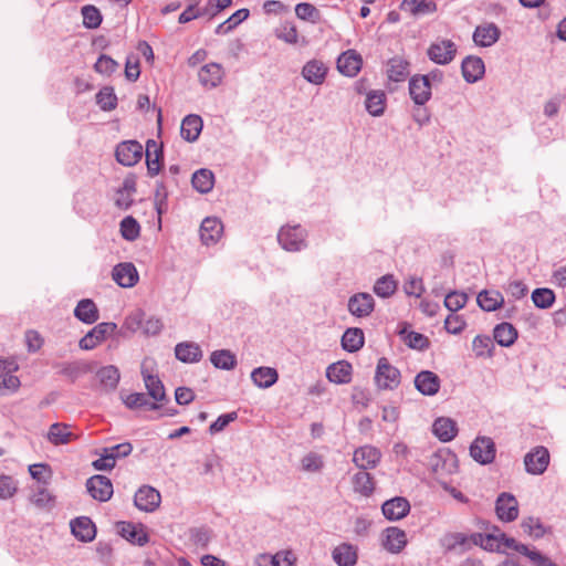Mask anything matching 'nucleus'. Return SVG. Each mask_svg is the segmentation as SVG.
Returning <instances> with one entry per match:
<instances>
[{
    "label": "nucleus",
    "instance_id": "nucleus-1",
    "mask_svg": "<svg viewBox=\"0 0 566 566\" xmlns=\"http://www.w3.org/2000/svg\"><path fill=\"white\" fill-rule=\"evenodd\" d=\"M307 231L301 224L283 226L277 233V242L289 252H300L307 247Z\"/></svg>",
    "mask_w": 566,
    "mask_h": 566
},
{
    "label": "nucleus",
    "instance_id": "nucleus-2",
    "mask_svg": "<svg viewBox=\"0 0 566 566\" xmlns=\"http://www.w3.org/2000/svg\"><path fill=\"white\" fill-rule=\"evenodd\" d=\"M400 370L392 366L386 357L378 359L375 382L380 390H394L400 385Z\"/></svg>",
    "mask_w": 566,
    "mask_h": 566
},
{
    "label": "nucleus",
    "instance_id": "nucleus-3",
    "mask_svg": "<svg viewBox=\"0 0 566 566\" xmlns=\"http://www.w3.org/2000/svg\"><path fill=\"white\" fill-rule=\"evenodd\" d=\"M109 336L117 338V324L113 322H102L95 325L80 339L78 346L83 350H92Z\"/></svg>",
    "mask_w": 566,
    "mask_h": 566
},
{
    "label": "nucleus",
    "instance_id": "nucleus-4",
    "mask_svg": "<svg viewBox=\"0 0 566 566\" xmlns=\"http://www.w3.org/2000/svg\"><path fill=\"white\" fill-rule=\"evenodd\" d=\"M470 455L482 465L492 463L496 455L494 441L490 437H476L470 446Z\"/></svg>",
    "mask_w": 566,
    "mask_h": 566
},
{
    "label": "nucleus",
    "instance_id": "nucleus-5",
    "mask_svg": "<svg viewBox=\"0 0 566 566\" xmlns=\"http://www.w3.org/2000/svg\"><path fill=\"white\" fill-rule=\"evenodd\" d=\"M87 493L98 502H107L114 493L113 483L109 478L95 474L86 480Z\"/></svg>",
    "mask_w": 566,
    "mask_h": 566
},
{
    "label": "nucleus",
    "instance_id": "nucleus-6",
    "mask_svg": "<svg viewBox=\"0 0 566 566\" xmlns=\"http://www.w3.org/2000/svg\"><path fill=\"white\" fill-rule=\"evenodd\" d=\"M549 464V452L547 448L537 446L524 457L525 471L533 475L543 474Z\"/></svg>",
    "mask_w": 566,
    "mask_h": 566
},
{
    "label": "nucleus",
    "instance_id": "nucleus-7",
    "mask_svg": "<svg viewBox=\"0 0 566 566\" xmlns=\"http://www.w3.org/2000/svg\"><path fill=\"white\" fill-rule=\"evenodd\" d=\"M427 55L433 63L447 65L454 60L457 55V46L451 40L447 39L433 42L428 48Z\"/></svg>",
    "mask_w": 566,
    "mask_h": 566
},
{
    "label": "nucleus",
    "instance_id": "nucleus-8",
    "mask_svg": "<svg viewBox=\"0 0 566 566\" xmlns=\"http://www.w3.org/2000/svg\"><path fill=\"white\" fill-rule=\"evenodd\" d=\"M115 157L123 166H135L143 157V146L137 140H124L117 145Z\"/></svg>",
    "mask_w": 566,
    "mask_h": 566
},
{
    "label": "nucleus",
    "instance_id": "nucleus-9",
    "mask_svg": "<svg viewBox=\"0 0 566 566\" xmlns=\"http://www.w3.org/2000/svg\"><path fill=\"white\" fill-rule=\"evenodd\" d=\"M347 310L357 318L368 317L375 310V300L369 293H355L348 298Z\"/></svg>",
    "mask_w": 566,
    "mask_h": 566
},
{
    "label": "nucleus",
    "instance_id": "nucleus-10",
    "mask_svg": "<svg viewBox=\"0 0 566 566\" xmlns=\"http://www.w3.org/2000/svg\"><path fill=\"white\" fill-rule=\"evenodd\" d=\"M431 84L428 83L427 76L415 74L409 80V95L417 106H424L431 98Z\"/></svg>",
    "mask_w": 566,
    "mask_h": 566
},
{
    "label": "nucleus",
    "instance_id": "nucleus-11",
    "mask_svg": "<svg viewBox=\"0 0 566 566\" xmlns=\"http://www.w3.org/2000/svg\"><path fill=\"white\" fill-rule=\"evenodd\" d=\"M161 502L160 493L150 485H143L134 496L135 506L144 512H154Z\"/></svg>",
    "mask_w": 566,
    "mask_h": 566
},
{
    "label": "nucleus",
    "instance_id": "nucleus-12",
    "mask_svg": "<svg viewBox=\"0 0 566 566\" xmlns=\"http://www.w3.org/2000/svg\"><path fill=\"white\" fill-rule=\"evenodd\" d=\"M381 545L391 554L400 553L407 545L406 532L397 526L385 528L381 534Z\"/></svg>",
    "mask_w": 566,
    "mask_h": 566
},
{
    "label": "nucleus",
    "instance_id": "nucleus-13",
    "mask_svg": "<svg viewBox=\"0 0 566 566\" xmlns=\"http://www.w3.org/2000/svg\"><path fill=\"white\" fill-rule=\"evenodd\" d=\"M495 512L503 522H513L518 516V503L514 495L507 492L501 493L495 502Z\"/></svg>",
    "mask_w": 566,
    "mask_h": 566
},
{
    "label": "nucleus",
    "instance_id": "nucleus-14",
    "mask_svg": "<svg viewBox=\"0 0 566 566\" xmlns=\"http://www.w3.org/2000/svg\"><path fill=\"white\" fill-rule=\"evenodd\" d=\"M381 460V452L378 448L373 446H363L354 451L353 462L360 470L374 469Z\"/></svg>",
    "mask_w": 566,
    "mask_h": 566
},
{
    "label": "nucleus",
    "instance_id": "nucleus-15",
    "mask_svg": "<svg viewBox=\"0 0 566 566\" xmlns=\"http://www.w3.org/2000/svg\"><path fill=\"white\" fill-rule=\"evenodd\" d=\"M118 534L132 544L144 546L149 542V536L143 524L135 525L132 522H117Z\"/></svg>",
    "mask_w": 566,
    "mask_h": 566
},
{
    "label": "nucleus",
    "instance_id": "nucleus-16",
    "mask_svg": "<svg viewBox=\"0 0 566 566\" xmlns=\"http://www.w3.org/2000/svg\"><path fill=\"white\" fill-rule=\"evenodd\" d=\"M112 277L120 287L128 289L137 284L139 274L132 262H123L113 268Z\"/></svg>",
    "mask_w": 566,
    "mask_h": 566
},
{
    "label": "nucleus",
    "instance_id": "nucleus-17",
    "mask_svg": "<svg viewBox=\"0 0 566 566\" xmlns=\"http://www.w3.org/2000/svg\"><path fill=\"white\" fill-rule=\"evenodd\" d=\"M461 73L464 81L469 84L480 81L485 73L483 60L476 55H468L462 60Z\"/></svg>",
    "mask_w": 566,
    "mask_h": 566
},
{
    "label": "nucleus",
    "instance_id": "nucleus-18",
    "mask_svg": "<svg viewBox=\"0 0 566 566\" xmlns=\"http://www.w3.org/2000/svg\"><path fill=\"white\" fill-rule=\"evenodd\" d=\"M500 36V28L493 22H488L475 28L472 39L478 46L489 48L495 44Z\"/></svg>",
    "mask_w": 566,
    "mask_h": 566
},
{
    "label": "nucleus",
    "instance_id": "nucleus-19",
    "mask_svg": "<svg viewBox=\"0 0 566 566\" xmlns=\"http://www.w3.org/2000/svg\"><path fill=\"white\" fill-rule=\"evenodd\" d=\"M71 532L83 543L92 542L96 536V526L88 516H78L70 522Z\"/></svg>",
    "mask_w": 566,
    "mask_h": 566
},
{
    "label": "nucleus",
    "instance_id": "nucleus-20",
    "mask_svg": "<svg viewBox=\"0 0 566 566\" xmlns=\"http://www.w3.org/2000/svg\"><path fill=\"white\" fill-rule=\"evenodd\" d=\"M384 516L389 521H398L406 517L410 512V503L406 497L395 496L381 505Z\"/></svg>",
    "mask_w": 566,
    "mask_h": 566
},
{
    "label": "nucleus",
    "instance_id": "nucleus-21",
    "mask_svg": "<svg viewBox=\"0 0 566 566\" xmlns=\"http://www.w3.org/2000/svg\"><path fill=\"white\" fill-rule=\"evenodd\" d=\"M199 232L205 245L216 244L222 235L223 224L216 217H207L202 220Z\"/></svg>",
    "mask_w": 566,
    "mask_h": 566
},
{
    "label": "nucleus",
    "instance_id": "nucleus-22",
    "mask_svg": "<svg viewBox=\"0 0 566 566\" xmlns=\"http://www.w3.org/2000/svg\"><path fill=\"white\" fill-rule=\"evenodd\" d=\"M164 161L163 145H158L156 140L148 139L146 143V166L147 175L155 177L159 174Z\"/></svg>",
    "mask_w": 566,
    "mask_h": 566
},
{
    "label": "nucleus",
    "instance_id": "nucleus-23",
    "mask_svg": "<svg viewBox=\"0 0 566 566\" xmlns=\"http://www.w3.org/2000/svg\"><path fill=\"white\" fill-rule=\"evenodd\" d=\"M415 387L423 396L436 395L441 386V380L437 374L431 370H421L415 377Z\"/></svg>",
    "mask_w": 566,
    "mask_h": 566
},
{
    "label": "nucleus",
    "instance_id": "nucleus-24",
    "mask_svg": "<svg viewBox=\"0 0 566 566\" xmlns=\"http://www.w3.org/2000/svg\"><path fill=\"white\" fill-rule=\"evenodd\" d=\"M52 367L57 369V374L75 382L81 376L91 371L90 366L84 361H55Z\"/></svg>",
    "mask_w": 566,
    "mask_h": 566
},
{
    "label": "nucleus",
    "instance_id": "nucleus-25",
    "mask_svg": "<svg viewBox=\"0 0 566 566\" xmlns=\"http://www.w3.org/2000/svg\"><path fill=\"white\" fill-rule=\"evenodd\" d=\"M142 376L147 389V395L154 399L153 402H160L159 405L163 406V402L168 401L165 386L157 375H151L143 368Z\"/></svg>",
    "mask_w": 566,
    "mask_h": 566
},
{
    "label": "nucleus",
    "instance_id": "nucleus-26",
    "mask_svg": "<svg viewBox=\"0 0 566 566\" xmlns=\"http://www.w3.org/2000/svg\"><path fill=\"white\" fill-rule=\"evenodd\" d=\"M361 56L355 50L343 52L337 59V70L346 76H355L361 69Z\"/></svg>",
    "mask_w": 566,
    "mask_h": 566
},
{
    "label": "nucleus",
    "instance_id": "nucleus-27",
    "mask_svg": "<svg viewBox=\"0 0 566 566\" xmlns=\"http://www.w3.org/2000/svg\"><path fill=\"white\" fill-rule=\"evenodd\" d=\"M432 432L441 442H450L458 434V424L451 418L439 417L432 424Z\"/></svg>",
    "mask_w": 566,
    "mask_h": 566
},
{
    "label": "nucleus",
    "instance_id": "nucleus-28",
    "mask_svg": "<svg viewBox=\"0 0 566 566\" xmlns=\"http://www.w3.org/2000/svg\"><path fill=\"white\" fill-rule=\"evenodd\" d=\"M353 366L347 360H339L326 368V377L335 384H348L352 380Z\"/></svg>",
    "mask_w": 566,
    "mask_h": 566
},
{
    "label": "nucleus",
    "instance_id": "nucleus-29",
    "mask_svg": "<svg viewBox=\"0 0 566 566\" xmlns=\"http://www.w3.org/2000/svg\"><path fill=\"white\" fill-rule=\"evenodd\" d=\"M74 316L84 324H94L99 319V311L91 298H82L74 308Z\"/></svg>",
    "mask_w": 566,
    "mask_h": 566
},
{
    "label": "nucleus",
    "instance_id": "nucleus-30",
    "mask_svg": "<svg viewBox=\"0 0 566 566\" xmlns=\"http://www.w3.org/2000/svg\"><path fill=\"white\" fill-rule=\"evenodd\" d=\"M176 358L185 364L198 363L202 358V350L197 343L181 342L175 347Z\"/></svg>",
    "mask_w": 566,
    "mask_h": 566
},
{
    "label": "nucleus",
    "instance_id": "nucleus-31",
    "mask_svg": "<svg viewBox=\"0 0 566 566\" xmlns=\"http://www.w3.org/2000/svg\"><path fill=\"white\" fill-rule=\"evenodd\" d=\"M327 66L318 60H311L302 69L303 77L311 84L321 85L326 77Z\"/></svg>",
    "mask_w": 566,
    "mask_h": 566
},
{
    "label": "nucleus",
    "instance_id": "nucleus-32",
    "mask_svg": "<svg viewBox=\"0 0 566 566\" xmlns=\"http://www.w3.org/2000/svg\"><path fill=\"white\" fill-rule=\"evenodd\" d=\"M202 127L201 117L196 114H189L181 122L180 135L186 142L193 143L198 139Z\"/></svg>",
    "mask_w": 566,
    "mask_h": 566
},
{
    "label": "nucleus",
    "instance_id": "nucleus-33",
    "mask_svg": "<svg viewBox=\"0 0 566 566\" xmlns=\"http://www.w3.org/2000/svg\"><path fill=\"white\" fill-rule=\"evenodd\" d=\"M357 551L355 545L342 543L333 549L332 556L338 566H354L358 559Z\"/></svg>",
    "mask_w": 566,
    "mask_h": 566
},
{
    "label": "nucleus",
    "instance_id": "nucleus-34",
    "mask_svg": "<svg viewBox=\"0 0 566 566\" xmlns=\"http://www.w3.org/2000/svg\"><path fill=\"white\" fill-rule=\"evenodd\" d=\"M365 335L359 327H348L340 339V345L347 353H356L364 347Z\"/></svg>",
    "mask_w": 566,
    "mask_h": 566
},
{
    "label": "nucleus",
    "instance_id": "nucleus-35",
    "mask_svg": "<svg viewBox=\"0 0 566 566\" xmlns=\"http://www.w3.org/2000/svg\"><path fill=\"white\" fill-rule=\"evenodd\" d=\"M478 305L484 312H494L504 304V296L496 290H482L476 296Z\"/></svg>",
    "mask_w": 566,
    "mask_h": 566
},
{
    "label": "nucleus",
    "instance_id": "nucleus-36",
    "mask_svg": "<svg viewBox=\"0 0 566 566\" xmlns=\"http://www.w3.org/2000/svg\"><path fill=\"white\" fill-rule=\"evenodd\" d=\"M518 337V332L513 324L503 322L495 325L493 339L502 347L512 346Z\"/></svg>",
    "mask_w": 566,
    "mask_h": 566
},
{
    "label": "nucleus",
    "instance_id": "nucleus-37",
    "mask_svg": "<svg viewBox=\"0 0 566 566\" xmlns=\"http://www.w3.org/2000/svg\"><path fill=\"white\" fill-rule=\"evenodd\" d=\"M387 75L392 82H403L410 74V63L401 56H394L387 63Z\"/></svg>",
    "mask_w": 566,
    "mask_h": 566
},
{
    "label": "nucleus",
    "instance_id": "nucleus-38",
    "mask_svg": "<svg viewBox=\"0 0 566 566\" xmlns=\"http://www.w3.org/2000/svg\"><path fill=\"white\" fill-rule=\"evenodd\" d=\"M198 78L202 86L207 88L216 87L222 78V69L217 63L203 65L198 72Z\"/></svg>",
    "mask_w": 566,
    "mask_h": 566
},
{
    "label": "nucleus",
    "instance_id": "nucleus-39",
    "mask_svg": "<svg viewBox=\"0 0 566 566\" xmlns=\"http://www.w3.org/2000/svg\"><path fill=\"white\" fill-rule=\"evenodd\" d=\"M191 185L199 193H209L214 186V175L208 168H200L192 174Z\"/></svg>",
    "mask_w": 566,
    "mask_h": 566
},
{
    "label": "nucleus",
    "instance_id": "nucleus-40",
    "mask_svg": "<svg viewBox=\"0 0 566 566\" xmlns=\"http://www.w3.org/2000/svg\"><path fill=\"white\" fill-rule=\"evenodd\" d=\"M69 429L70 424L55 422L49 428L46 438L54 446L67 444L77 438Z\"/></svg>",
    "mask_w": 566,
    "mask_h": 566
},
{
    "label": "nucleus",
    "instance_id": "nucleus-41",
    "mask_svg": "<svg viewBox=\"0 0 566 566\" xmlns=\"http://www.w3.org/2000/svg\"><path fill=\"white\" fill-rule=\"evenodd\" d=\"M145 316V312L139 308L127 315L123 325L119 328L117 327V338L126 337L127 334H134L143 329Z\"/></svg>",
    "mask_w": 566,
    "mask_h": 566
},
{
    "label": "nucleus",
    "instance_id": "nucleus-42",
    "mask_svg": "<svg viewBox=\"0 0 566 566\" xmlns=\"http://www.w3.org/2000/svg\"><path fill=\"white\" fill-rule=\"evenodd\" d=\"M120 398L123 400V403L130 410H158L161 408V405L149 401L147 395L143 392H132L126 396L120 394Z\"/></svg>",
    "mask_w": 566,
    "mask_h": 566
},
{
    "label": "nucleus",
    "instance_id": "nucleus-43",
    "mask_svg": "<svg viewBox=\"0 0 566 566\" xmlns=\"http://www.w3.org/2000/svg\"><path fill=\"white\" fill-rule=\"evenodd\" d=\"M251 379L259 388H269L279 380V373L272 367H258L251 373Z\"/></svg>",
    "mask_w": 566,
    "mask_h": 566
},
{
    "label": "nucleus",
    "instance_id": "nucleus-44",
    "mask_svg": "<svg viewBox=\"0 0 566 566\" xmlns=\"http://www.w3.org/2000/svg\"><path fill=\"white\" fill-rule=\"evenodd\" d=\"M96 376L101 385H103L108 391L115 390L120 379L119 369L114 365L99 368L96 373Z\"/></svg>",
    "mask_w": 566,
    "mask_h": 566
},
{
    "label": "nucleus",
    "instance_id": "nucleus-45",
    "mask_svg": "<svg viewBox=\"0 0 566 566\" xmlns=\"http://www.w3.org/2000/svg\"><path fill=\"white\" fill-rule=\"evenodd\" d=\"M210 361L216 368L223 370H232L238 364L235 355L229 349H217L212 352Z\"/></svg>",
    "mask_w": 566,
    "mask_h": 566
},
{
    "label": "nucleus",
    "instance_id": "nucleus-46",
    "mask_svg": "<svg viewBox=\"0 0 566 566\" xmlns=\"http://www.w3.org/2000/svg\"><path fill=\"white\" fill-rule=\"evenodd\" d=\"M386 94L382 91H370L367 94L365 106L366 111L375 117L381 116L386 107Z\"/></svg>",
    "mask_w": 566,
    "mask_h": 566
},
{
    "label": "nucleus",
    "instance_id": "nucleus-47",
    "mask_svg": "<svg viewBox=\"0 0 566 566\" xmlns=\"http://www.w3.org/2000/svg\"><path fill=\"white\" fill-rule=\"evenodd\" d=\"M354 491L364 495L369 496L375 490L374 478L367 470H361L353 476Z\"/></svg>",
    "mask_w": 566,
    "mask_h": 566
},
{
    "label": "nucleus",
    "instance_id": "nucleus-48",
    "mask_svg": "<svg viewBox=\"0 0 566 566\" xmlns=\"http://www.w3.org/2000/svg\"><path fill=\"white\" fill-rule=\"evenodd\" d=\"M250 15V11L245 8L237 10L233 14H231L226 21L220 23L216 30V34H227L231 32L234 28H237L241 22L247 20Z\"/></svg>",
    "mask_w": 566,
    "mask_h": 566
},
{
    "label": "nucleus",
    "instance_id": "nucleus-49",
    "mask_svg": "<svg viewBox=\"0 0 566 566\" xmlns=\"http://www.w3.org/2000/svg\"><path fill=\"white\" fill-rule=\"evenodd\" d=\"M96 104L103 112H111L116 108L118 98L113 86H103L96 94Z\"/></svg>",
    "mask_w": 566,
    "mask_h": 566
},
{
    "label": "nucleus",
    "instance_id": "nucleus-50",
    "mask_svg": "<svg viewBox=\"0 0 566 566\" xmlns=\"http://www.w3.org/2000/svg\"><path fill=\"white\" fill-rule=\"evenodd\" d=\"M531 298L537 308L547 310L555 303L556 295L548 287H537L532 292Z\"/></svg>",
    "mask_w": 566,
    "mask_h": 566
},
{
    "label": "nucleus",
    "instance_id": "nucleus-51",
    "mask_svg": "<svg viewBox=\"0 0 566 566\" xmlns=\"http://www.w3.org/2000/svg\"><path fill=\"white\" fill-rule=\"evenodd\" d=\"M521 527L535 539L542 538L551 530L545 527L538 517L534 516L523 518Z\"/></svg>",
    "mask_w": 566,
    "mask_h": 566
},
{
    "label": "nucleus",
    "instance_id": "nucleus-52",
    "mask_svg": "<svg viewBox=\"0 0 566 566\" xmlns=\"http://www.w3.org/2000/svg\"><path fill=\"white\" fill-rule=\"evenodd\" d=\"M494 348L493 340L486 335H478L472 342V349L476 357L491 358L494 355Z\"/></svg>",
    "mask_w": 566,
    "mask_h": 566
},
{
    "label": "nucleus",
    "instance_id": "nucleus-53",
    "mask_svg": "<svg viewBox=\"0 0 566 566\" xmlns=\"http://www.w3.org/2000/svg\"><path fill=\"white\" fill-rule=\"evenodd\" d=\"M397 290V282L392 274H386L379 277L374 285V292L379 297L386 298L391 296Z\"/></svg>",
    "mask_w": 566,
    "mask_h": 566
},
{
    "label": "nucleus",
    "instance_id": "nucleus-54",
    "mask_svg": "<svg viewBox=\"0 0 566 566\" xmlns=\"http://www.w3.org/2000/svg\"><path fill=\"white\" fill-rule=\"evenodd\" d=\"M81 13L83 17V25L86 29H97L103 21L101 11L93 4L82 7Z\"/></svg>",
    "mask_w": 566,
    "mask_h": 566
},
{
    "label": "nucleus",
    "instance_id": "nucleus-55",
    "mask_svg": "<svg viewBox=\"0 0 566 566\" xmlns=\"http://www.w3.org/2000/svg\"><path fill=\"white\" fill-rule=\"evenodd\" d=\"M31 502L41 510L51 511L55 506V496L45 486H39L31 496Z\"/></svg>",
    "mask_w": 566,
    "mask_h": 566
},
{
    "label": "nucleus",
    "instance_id": "nucleus-56",
    "mask_svg": "<svg viewBox=\"0 0 566 566\" xmlns=\"http://www.w3.org/2000/svg\"><path fill=\"white\" fill-rule=\"evenodd\" d=\"M295 14L298 19L311 23H318L322 18L319 10L308 2L297 3L295 6Z\"/></svg>",
    "mask_w": 566,
    "mask_h": 566
},
{
    "label": "nucleus",
    "instance_id": "nucleus-57",
    "mask_svg": "<svg viewBox=\"0 0 566 566\" xmlns=\"http://www.w3.org/2000/svg\"><path fill=\"white\" fill-rule=\"evenodd\" d=\"M119 231L123 239L135 241L140 234V226L134 217L127 216L120 221Z\"/></svg>",
    "mask_w": 566,
    "mask_h": 566
},
{
    "label": "nucleus",
    "instance_id": "nucleus-58",
    "mask_svg": "<svg viewBox=\"0 0 566 566\" xmlns=\"http://www.w3.org/2000/svg\"><path fill=\"white\" fill-rule=\"evenodd\" d=\"M399 334L406 335L403 339L406 344L412 349L423 350L427 349L430 345V342L427 336L413 331L407 332L406 326L399 332Z\"/></svg>",
    "mask_w": 566,
    "mask_h": 566
},
{
    "label": "nucleus",
    "instance_id": "nucleus-59",
    "mask_svg": "<svg viewBox=\"0 0 566 566\" xmlns=\"http://www.w3.org/2000/svg\"><path fill=\"white\" fill-rule=\"evenodd\" d=\"M468 294L462 291H451L444 297V306L451 312L455 313L465 306L468 302Z\"/></svg>",
    "mask_w": 566,
    "mask_h": 566
},
{
    "label": "nucleus",
    "instance_id": "nucleus-60",
    "mask_svg": "<svg viewBox=\"0 0 566 566\" xmlns=\"http://www.w3.org/2000/svg\"><path fill=\"white\" fill-rule=\"evenodd\" d=\"M442 544L448 551L455 549L459 546L464 551L470 548L469 536L460 532L447 534L442 539Z\"/></svg>",
    "mask_w": 566,
    "mask_h": 566
},
{
    "label": "nucleus",
    "instance_id": "nucleus-61",
    "mask_svg": "<svg viewBox=\"0 0 566 566\" xmlns=\"http://www.w3.org/2000/svg\"><path fill=\"white\" fill-rule=\"evenodd\" d=\"M212 531L207 526L191 527L189 538L193 545L206 548L211 539Z\"/></svg>",
    "mask_w": 566,
    "mask_h": 566
},
{
    "label": "nucleus",
    "instance_id": "nucleus-62",
    "mask_svg": "<svg viewBox=\"0 0 566 566\" xmlns=\"http://www.w3.org/2000/svg\"><path fill=\"white\" fill-rule=\"evenodd\" d=\"M29 473L33 480H36L42 484H48L52 478L51 467L46 463H35L29 465Z\"/></svg>",
    "mask_w": 566,
    "mask_h": 566
},
{
    "label": "nucleus",
    "instance_id": "nucleus-63",
    "mask_svg": "<svg viewBox=\"0 0 566 566\" xmlns=\"http://www.w3.org/2000/svg\"><path fill=\"white\" fill-rule=\"evenodd\" d=\"M119 64L109 55L101 54L94 64V70L104 75H111L118 69Z\"/></svg>",
    "mask_w": 566,
    "mask_h": 566
},
{
    "label": "nucleus",
    "instance_id": "nucleus-64",
    "mask_svg": "<svg viewBox=\"0 0 566 566\" xmlns=\"http://www.w3.org/2000/svg\"><path fill=\"white\" fill-rule=\"evenodd\" d=\"M465 327V319L462 316L457 315L454 313L449 314L444 319V328L450 334L458 335L462 333Z\"/></svg>",
    "mask_w": 566,
    "mask_h": 566
}]
</instances>
